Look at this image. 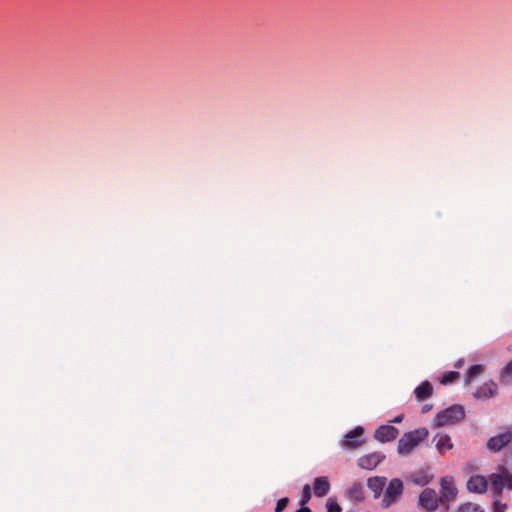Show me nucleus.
Instances as JSON below:
<instances>
[{"mask_svg":"<svg viewBox=\"0 0 512 512\" xmlns=\"http://www.w3.org/2000/svg\"><path fill=\"white\" fill-rule=\"evenodd\" d=\"M428 435L429 431L424 427L404 433L398 441V453L400 455H408L415 447L424 441Z\"/></svg>","mask_w":512,"mask_h":512,"instance_id":"1","label":"nucleus"},{"mask_svg":"<svg viewBox=\"0 0 512 512\" xmlns=\"http://www.w3.org/2000/svg\"><path fill=\"white\" fill-rule=\"evenodd\" d=\"M465 417L463 406L454 404L439 413L434 418L435 427H444L460 422Z\"/></svg>","mask_w":512,"mask_h":512,"instance_id":"2","label":"nucleus"},{"mask_svg":"<svg viewBox=\"0 0 512 512\" xmlns=\"http://www.w3.org/2000/svg\"><path fill=\"white\" fill-rule=\"evenodd\" d=\"M458 489L452 476H445L440 479V500L446 511L450 509L451 503L457 498Z\"/></svg>","mask_w":512,"mask_h":512,"instance_id":"3","label":"nucleus"},{"mask_svg":"<svg viewBox=\"0 0 512 512\" xmlns=\"http://www.w3.org/2000/svg\"><path fill=\"white\" fill-rule=\"evenodd\" d=\"M403 490V482L399 478L392 479L384 492L381 502L382 507L389 508L401 497Z\"/></svg>","mask_w":512,"mask_h":512,"instance_id":"4","label":"nucleus"},{"mask_svg":"<svg viewBox=\"0 0 512 512\" xmlns=\"http://www.w3.org/2000/svg\"><path fill=\"white\" fill-rule=\"evenodd\" d=\"M491 488L496 495H500L504 488L512 489V473L503 468L501 473L490 475Z\"/></svg>","mask_w":512,"mask_h":512,"instance_id":"5","label":"nucleus"},{"mask_svg":"<svg viewBox=\"0 0 512 512\" xmlns=\"http://www.w3.org/2000/svg\"><path fill=\"white\" fill-rule=\"evenodd\" d=\"M441 504L440 497L432 488H425L419 496V505L428 512H434Z\"/></svg>","mask_w":512,"mask_h":512,"instance_id":"6","label":"nucleus"},{"mask_svg":"<svg viewBox=\"0 0 512 512\" xmlns=\"http://www.w3.org/2000/svg\"><path fill=\"white\" fill-rule=\"evenodd\" d=\"M512 442V432L509 430L504 431L496 436L488 439L486 447L492 452H498L503 447Z\"/></svg>","mask_w":512,"mask_h":512,"instance_id":"7","label":"nucleus"},{"mask_svg":"<svg viewBox=\"0 0 512 512\" xmlns=\"http://www.w3.org/2000/svg\"><path fill=\"white\" fill-rule=\"evenodd\" d=\"M432 443L434 444L438 453L441 455H445L448 451H450L454 447L451 437L444 432H438L433 437Z\"/></svg>","mask_w":512,"mask_h":512,"instance_id":"8","label":"nucleus"},{"mask_svg":"<svg viewBox=\"0 0 512 512\" xmlns=\"http://www.w3.org/2000/svg\"><path fill=\"white\" fill-rule=\"evenodd\" d=\"M398 435V429L391 425H382L374 433L375 439L382 443L393 441Z\"/></svg>","mask_w":512,"mask_h":512,"instance_id":"9","label":"nucleus"},{"mask_svg":"<svg viewBox=\"0 0 512 512\" xmlns=\"http://www.w3.org/2000/svg\"><path fill=\"white\" fill-rule=\"evenodd\" d=\"M384 458L385 456L382 453H371L359 458L358 465L362 469L373 470L384 460Z\"/></svg>","mask_w":512,"mask_h":512,"instance_id":"10","label":"nucleus"},{"mask_svg":"<svg viewBox=\"0 0 512 512\" xmlns=\"http://www.w3.org/2000/svg\"><path fill=\"white\" fill-rule=\"evenodd\" d=\"M488 487V481L484 476L473 475L467 482V489L474 493H484Z\"/></svg>","mask_w":512,"mask_h":512,"instance_id":"11","label":"nucleus"},{"mask_svg":"<svg viewBox=\"0 0 512 512\" xmlns=\"http://www.w3.org/2000/svg\"><path fill=\"white\" fill-rule=\"evenodd\" d=\"M363 432H364V430L360 426H358L355 429H353L352 431H350L345 436L343 446L345 448H351V449L358 448L359 446H361L362 441L360 440V437L362 436Z\"/></svg>","mask_w":512,"mask_h":512,"instance_id":"12","label":"nucleus"},{"mask_svg":"<svg viewBox=\"0 0 512 512\" xmlns=\"http://www.w3.org/2000/svg\"><path fill=\"white\" fill-rule=\"evenodd\" d=\"M386 485L385 477H371L368 479L367 486L374 493V497L378 498Z\"/></svg>","mask_w":512,"mask_h":512,"instance_id":"13","label":"nucleus"},{"mask_svg":"<svg viewBox=\"0 0 512 512\" xmlns=\"http://www.w3.org/2000/svg\"><path fill=\"white\" fill-rule=\"evenodd\" d=\"M314 494L317 497H324L330 490V483L327 477H318L314 481Z\"/></svg>","mask_w":512,"mask_h":512,"instance_id":"14","label":"nucleus"},{"mask_svg":"<svg viewBox=\"0 0 512 512\" xmlns=\"http://www.w3.org/2000/svg\"><path fill=\"white\" fill-rule=\"evenodd\" d=\"M432 393H433V387L429 381L422 382L414 390V394H415L416 398L420 401L431 397Z\"/></svg>","mask_w":512,"mask_h":512,"instance_id":"15","label":"nucleus"},{"mask_svg":"<svg viewBox=\"0 0 512 512\" xmlns=\"http://www.w3.org/2000/svg\"><path fill=\"white\" fill-rule=\"evenodd\" d=\"M497 389V385L493 382L485 383L477 389L474 396L476 398H489L492 397Z\"/></svg>","mask_w":512,"mask_h":512,"instance_id":"16","label":"nucleus"},{"mask_svg":"<svg viewBox=\"0 0 512 512\" xmlns=\"http://www.w3.org/2000/svg\"><path fill=\"white\" fill-rule=\"evenodd\" d=\"M347 495L349 499L356 502H361L364 499V491L362 485L360 483H353L349 487Z\"/></svg>","mask_w":512,"mask_h":512,"instance_id":"17","label":"nucleus"},{"mask_svg":"<svg viewBox=\"0 0 512 512\" xmlns=\"http://www.w3.org/2000/svg\"><path fill=\"white\" fill-rule=\"evenodd\" d=\"M456 512H484V510L481 508L480 505L472 503V502H466L461 504Z\"/></svg>","mask_w":512,"mask_h":512,"instance_id":"18","label":"nucleus"},{"mask_svg":"<svg viewBox=\"0 0 512 512\" xmlns=\"http://www.w3.org/2000/svg\"><path fill=\"white\" fill-rule=\"evenodd\" d=\"M482 372H483L482 365H478V364L472 365L466 373V379H465L466 383L471 382L475 377L480 375Z\"/></svg>","mask_w":512,"mask_h":512,"instance_id":"19","label":"nucleus"},{"mask_svg":"<svg viewBox=\"0 0 512 512\" xmlns=\"http://www.w3.org/2000/svg\"><path fill=\"white\" fill-rule=\"evenodd\" d=\"M459 376H460V374L458 372L450 371L443 375V377L441 379V383L444 385L450 384V383L454 382L455 380H457L459 378Z\"/></svg>","mask_w":512,"mask_h":512,"instance_id":"20","label":"nucleus"},{"mask_svg":"<svg viewBox=\"0 0 512 512\" xmlns=\"http://www.w3.org/2000/svg\"><path fill=\"white\" fill-rule=\"evenodd\" d=\"M501 377L503 380H510L512 379V361H510L503 369Z\"/></svg>","mask_w":512,"mask_h":512,"instance_id":"21","label":"nucleus"},{"mask_svg":"<svg viewBox=\"0 0 512 512\" xmlns=\"http://www.w3.org/2000/svg\"><path fill=\"white\" fill-rule=\"evenodd\" d=\"M288 503L289 499L287 497L279 499L275 507V512H282L287 507Z\"/></svg>","mask_w":512,"mask_h":512,"instance_id":"22","label":"nucleus"},{"mask_svg":"<svg viewBox=\"0 0 512 512\" xmlns=\"http://www.w3.org/2000/svg\"><path fill=\"white\" fill-rule=\"evenodd\" d=\"M327 510L328 512H341L342 509L336 501L329 499L327 502Z\"/></svg>","mask_w":512,"mask_h":512,"instance_id":"23","label":"nucleus"},{"mask_svg":"<svg viewBox=\"0 0 512 512\" xmlns=\"http://www.w3.org/2000/svg\"><path fill=\"white\" fill-rule=\"evenodd\" d=\"M311 498V488L308 484H306L303 488V497H302V501H301V504L304 505L306 504Z\"/></svg>","mask_w":512,"mask_h":512,"instance_id":"24","label":"nucleus"},{"mask_svg":"<svg viewBox=\"0 0 512 512\" xmlns=\"http://www.w3.org/2000/svg\"><path fill=\"white\" fill-rule=\"evenodd\" d=\"M506 508H507L506 504H503L500 501H495L494 512H505Z\"/></svg>","mask_w":512,"mask_h":512,"instance_id":"25","label":"nucleus"},{"mask_svg":"<svg viewBox=\"0 0 512 512\" xmlns=\"http://www.w3.org/2000/svg\"><path fill=\"white\" fill-rule=\"evenodd\" d=\"M404 418V415L403 414H400L398 416H396L394 419L390 420L391 423H400L402 422Z\"/></svg>","mask_w":512,"mask_h":512,"instance_id":"26","label":"nucleus"},{"mask_svg":"<svg viewBox=\"0 0 512 512\" xmlns=\"http://www.w3.org/2000/svg\"><path fill=\"white\" fill-rule=\"evenodd\" d=\"M432 409V405L430 404H425L423 407H422V413H427L428 411H430Z\"/></svg>","mask_w":512,"mask_h":512,"instance_id":"27","label":"nucleus"},{"mask_svg":"<svg viewBox=\"0 0 512 512\" xmlns=\"http://www.w3.org/2000/svg\"><path fill=\"white\" fill-rule=\"evenodd\" d=\"M296 512H312L310 508L308 507H301Z\"/></svg>","mask_w":512,"mask_h":512,"instance_id":"28","label":"nucleus"}]
</instances>
